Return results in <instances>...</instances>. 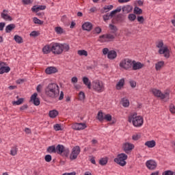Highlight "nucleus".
Returning <instances> with one entry per match:
<instances>
[{"mask_svg": "<svg viewBox=\"0 0 175 175\" xmlns=\"http://www.w3.org/2000/svg\"><path fill=\"white\" fill-rule=\"evenodd\" d=\"M126 159H128V155L125 153H120L117 155V157L113 161L120 166L124 167L126 165Z\"/></svg>", "mask_w": 175, "mask_h": 175, "instance_id": "obj_5", "label": "nucleus"}, {"mask_svg": "<svg viewBox=\"0 0 175 175\" xmlns=\"http://www.w3.org/2000/svg\"><path fill=\"white\" fill-rule=\"evenodd\" d=\"M124 85H125V79H121L116 84V90H120Z\"/></svg>", "mask_w": 175, "mask_h": 175, "instance_id": "obj_23", "label": "nucleus"}, {"mask_svg": "<svg viewBox=\"0 0 175 175\" xmlns=\"http://www.w3.org/2000/svg\"><path fill=\"white\" fill-rule=\"evenodd\" d=\"M140 137H142V135L140 134H134L132 136V139L134 141L139 140V139H140Z\"/></svg>", "mask_w": 175, "mask_h": 175, "instance_id": "obj_48", "label": "nucleus"}, {"mask_svg": "<svg viewBox=\"0 0 175 175\" xmlns=\"http://www.w3.org/2000/svg\"><path fill=\"white\" fill-rule=\"evenodd\" d=\"M58 116V111L53 109L49 111V117L51 118H55Z\"/></svg>", "mask_w": 175, "mask_h": 175, "instance_id": "obj_33", "label": "nucleus"}, {"mask_svg": "<svg viewBox=\"0 0 175 175\" xmlns=\"http://www.w3.org/2000/svg\"><path fill=\"white\" fill-rule=\"evenodd\" d=\"M162 175H174V172L172 170H167L163 172Z\"/></svg>", "mask_w": 175, "mask_h": 175, "instance_id": "obj_51", "label": "nucleus"}, {"mask_svg": "<svg viewBox=\"0 0 175 175\" xmlns=\"http://www.w3.org/2000/svg\"><path fill=\"white\" fill-rule=\"evenodd\" d=\"M60 47L62 50V53H64H64H67L68 51H69V50H70V46H69V44H60Z\"/></svg>", "mask_w": 175, "mask_h": 175, "instance_id": "obj_21", "label": "nucleus"}, {"mask_svg": "<svg viewBox=\"0 0 175 175\" xmlns=\"http://www.w3.org/2000/svg\"><path fill=\"white\" fill-rule=\"evenodd\" d=\"M47 152L49 154H55L56 153V147L55 146L53 145L51 146H49L46 149Z\"/></svg>", "mask_w": 175, "mask_h": 175, "instance_id": "obj_30", "label": "nucleus"}, {"mask_svg": "<svg viewBox=\"0 0 175 175\" xmlns=\"http://www.w3.org/2000/svg\"><path fill=\"white\" fill-rule=\"evenodd\" d=\"M1 17L3 20H8L9 21H12V16L5 14L3 12L1 13Z\"/></svg>", "mask_w": 175, "mask_h": 175, "instance_id": "obj_40", "label": "nucleus"}, {"mask_svg": "<svg viewBox=\"0 0 175 175\" xmlns=\"http://www.w3.org/2000/svg\"><path fill=\"white\" fill-rule=\"evenodd\" d=\"M42 52L44 54H49V53H51V45H46L42 48Z\"/></svg>", "mask_w": 175, "mask_h": 175, "instance_id": "obj_28", "label": "nucleus"}, {"mask_svg": "<svg viewBox=\"0 0 175 175\" xmlns=\"http://www.w3.org/2000/svg\"><path fill=\"white\" fill-rule=\"evenodd\" d=\"M109 27L110 28L111 31H113V33H116V32L118 31V29L114 25L109 24Z\"/></svg>", "mask_w": 175, "mask_h": 175, "instance_id": "obj_44", "label": "nucleus"}, {"mask_svg": "<svg viewBox=\"0 0 175 175\" xmlns=\"http://www.w3.org/2000/svg\"><path fill=\"white\" fill-rule=\"evenodd\" d=\"M144 67V64H142L140 62H136L135 60L133 61L132 64V70H140L142 68Z\"/></svg>", "mask_w": 175, "mask_h": 175, "instance_id": "obj_13", "label": "nucleus"}, {"mask_svg": "<svg viewBox=\"0 0 175 175\" xmlns=\"http://www.w3.org/2000/svg\"><path fill=\"white\" fill-rule=\"evenodd\" d=\"M170 111L172 114H175V106L174 104H171L169 106Z\"/></svg>", "mask_w": 175, "mask_h": 175, "instance_id": "obj_47", "label": "nucleus"}, {"mask_svg": "<svg viewBox=\"0 0 175 175\" xmlns=\"http://www.w3.org/2000/svg\"><path fill=\"white\" fill-rule=\"evenodd\" d=\"M122 12H124V13H131V12H132V10H133V7L132 5H124L122 8Z\"/></svg>", "mask_w": 175, "mask_h": 175, "instance_id": "obj_22", "label": "nucleus"}, {"mask_svg": "<svg viewBox=\"0 0 175 175\" xmlns=\"http://www.w3.org/2000/svg\"><path fill=\"white\" fill-rule=\"evenodd\" d=\"M77 157H79V154L77 153L72 152L70 155V159L71 161H73L75 159H77Z\"/></svg>", "mask_w": 175, "mask_h": 175, "instance_id": "obj_43", "label": "nucleus"}, {"mask_svg": "<svg viewBox=\"0 0 175 175\" xmlns=\"http://www.w3.org/2000/svg\"><path fill=\"white\" fill-rule=\"evenodd\" d=\"M109 51H109V49H108L107 48H104V49H103V54L104 55H107H107L109 54Z\"/></svg>", "mask_w": 175, "mask_h": 175, "instance_id": "obj_58", "label": "nucleus"}, {"mask_svg": "<svg viewBox=\"0 0 175 175\" xmlns=\"http://www.w3.org/2000/svg\"><path fill=\"white\" fill-rule=\"evenodd\" d=\"M62 175H76V172H72L70 173L66 172V173H64Z\"/></svg>", "mask_w": 175, "mask_h": 175, "instance_id": "obj_64", "label": "nucleus"}, {"mask_svg": "<svg viewBox=\"0 0 175 175\" xmlns=\"http://www.w3.org/2000/svg\"><path fill=\"white\" fill-rule=\"evenodd\" d=\"M77 81H79V79H77V77H73L71 79V83H73L74 84L77 83Z\"/></svg>", "mask_w": 175, "mask_h": 175, "instance_id": "obj_59", "label": "nucleus"}, {"mask_svg": "<svg viewBox=\"0 0 175 175\" xmlns=\"http://www.w3.org/2000/svg\"><path fill=\"white\" fill-rule=\"evenodd\" d=\"M129 83H130V85H131V88H136V81H131Z\"/></svg>", "mask_w": 175, "mask_h": 175, "instance_id": "obj_57", "label": "nucleus"}, {"mask_svg": "<svg viewBox=\"0 0 175 175\" xmlns=\"http://www.w3.org/2000/svg\"><path fill=\"white\" fill-rule=\"evenodd\" d=\"M33 21L34 23V24H38L39 25H43V21L40 20L39 18H38L37 17H34L33 18Z\"/></svg>", "mask_w": 175, "mask_h": 175, "instance_id": "obj_39", "label": "nucleus"}, {"mask_svg": "<svg viewBox=\"0 0 175 175\" xmlns=\"http://www.w3.org/2000/svg\"><path fill=\"white\" fill-rule=\"evenodd\" d=\"M46 162H51L52 157L50 154H46L44 157Z\"/></svg>", "mask_w": 175, "mask_h": 175, "instance_id": "obj_54", "label": "nucleus"}, {"mask_svg": "<svg viewBox=\"0 0 175 175\" xmlns=\"http://www.w3.org/2000/svg\"><path fill=\"white\" fill-rule=\"evenodd\" d=\"M23 5H29L31 3V0H22Z\"/></svg>", "mask_w": 175, "mask_h": 175, "instance_id": "obj_61", "label": "nucleus"}, {"mask_svg": "<svg viewBox=\"0 0 175 175\" xmlns=\"http://www.w3.org/2000/svg\"><path fill=\"white\" fill-rule=\"evenodd\" d=\"M152 92L154 96L157 98H160V99H166V100L170 99V93H169V92L162 93V92H161L159 90L152 89Z\"/></svg>", "mask_w": 175, "mask_h": 175, "instance_id": "obj_6", "label": "nucleus"}, {"mask_svg": "<svg viewBox=\"0 0 175 175\" xmlns=\"http://www.w3.org/2000/svg\"><path fill=\"white\" fill-rule=\"evenodd\" d=\"M135 148V145L129 142H126L122 145V150L126 154H129Z\"/></svg>", "mask_w": 175, "mask_h": 175, "instance_id": "obj_11", "label": "nucleus"}, {"mask_svg": "<svg viewBox=\"0 0 175 175\" xmlns=\"http://www.w3.org/2000/svg\"><path fill=\"white\" fill-rule=\"evenodd\" d=\"M96 33H100V32H102V29L100 27H96L94 29Z\"/></svg>", "mask_w": 175, "mask_h": 175, "instance_id": "obj_62", "label": "nucleus"}, {"mask_svg": "<svg viewBox=\"0 0 175 175\" xmlns=\"http://www.w3.org/2000/svg\"><path fill=\"white\" fill-rule=\"evenodd\" d=\"M107 58L109 59H116V58H117V52L114 50L109 51Z\"/></svg>", "mask_w": 175, "mask_h": 175, "instance_id": "obj_18", "label": "nucleus"}, {"mask_svg": "<svg viewBox=\"0 0 175 175\" xmlns=\"http://www.w3.org/2000/svg\"><path fill=\"white\" fill-rule=\"evenodd\" d=\"M134 14H143V10L140 8L136 6L134 8Z\"/></svg>", "mask_w": 175, "mask_h": 175, "instance_id": "obj_36", "label": "nucleus"}, {"mask_svg": "<svg viewBox=\"0 0 175 175\" xmlns=\"http://www.w3.org/2000/svg\"><path fill=\"white\" fill-rule=\"evenodd\" d=\"M128 18L129 21H135L136 20V15L135 14H129Z\"/></svg>", "mask_w": 175, "mask_h": 175, "instance_id": "obj_46", "label": "nucleus"}, {"mask_svg": "<svg viewBox=\"0 0 175 175\" xmlns=\"http://www.w3.org/2000/svg\"><path fill=\"white\" fill-rule=\"evenodd\" d=\"M125 18L122 14H119L116 16V21L118 23H124Z\"/></svg>", "mask_w": 175, "mask_h": 175, "instance_id": "obj_32", "label": "nucleus"}, {"mask_svg": "<svg viewBox=\"0 0 175 175\" xmlns=\"http://www.w3.org/2000/svg\"><path fill=\"white\" fill-rule=\"evenodd\" d=\"M23 103H24V98H18L16 101H12V105H23Z\"/></svg>", "mask_w": 175, "mask_h": 175, "instance_id": "obj_37", "label": "nucleus"}, {"mask_svg": "<svg viewBox=\"0 0 175 175\" xmlns=\"http://www.w3.org/2000/svg\"><path fill=\"white\" fill-rule=\"evenodd\" d=\"M113 8H114L113 5H105L103 7V9L100 10V13L102 14L107 13V12H110V10L113 9Z\"/></svg>", "mask_w": 175, "mask_h": 175, "instance_id": "obj_20", "label": "nucleus"}, {"mask_svg": "<svg viewBox=\"0 0 175 175\" xmlns=\"http://www.w3.org/2000/svg\"><path fill=\"white\" fill-rule=\"evenodd\" d=\"M99 38L101 39L100 42H102V43L113 42L114 39H116V36L111 33H107V34H103L102 36H100Z\"/></svg>", "mask_w": 175, "mask_h": 175, "instance_id": "obj_10", "label": "nucleus"}, {"mask_svg": "<svg viewBox=\"0 0 175 175\" xmlns=\"http://www.w3.org/2000/svg\"><path fill=\"white\" fill-rule=\"evenodd\" d=\"M62 99H64V92H60V94L59 96V100H62Z\"/></svg>", "mask_w": 175, "mask_h": 175, "instance_id": "obj_63", "label": "nucleus"}, {"mask_svg": "<svg viewBox=\"0 0 175 175\" xmlns=\"http://www.w3.org/2000/svg\"><path fill=\"white\" fill-rule=\"evenodd\" d=\"M137 20L139 24H143V23H144V17L143 16H137Z\"/></svg>", "mask_w": 175, "mask_h": 175, "instance_id": "obj_55", "label": "nucleus"}, {"mask_svg": "<svg viewBox=\"0 0 175 175\" xmlns=\"http://www.w3.org/2000/svg\"><path fill=\"white\" fill-rule=\"evenodd\" d=\"M72 128L75 131H81L87 128V124L85 123H75L72 124Z\"/></svg>", "mask_w": 175, "mask_h": 175, "instance_id": "obj_14", "label": "nucleus"}, {"mask_svg": "<svg viewBox=\"0 0 175 175\" xmlns=\"http://www.w3.org/2000/svg\"><path fill=\"white\" fill-rule=\"evenodd\" d=\"M17 146L12 147L10 150V155H12V157H14V155H17Z\"/></svg>", "mask_w": 175, "mask_h": 175, "instance_id": "obj_38", "label": "nucleus"}, {"mask_svg": "<svg viewBox=\"0 0 175 175\" xmlns=\"http://www.w3.org/2000/svg\"><path fill=\"white\" fill-rule=\"evenodd\" d=\"M51 53L56 55H59L62 54V49L61 48V44L58 42L51 44Z\"/></svg>", "mask_w": 175, "mask_h": 175, "instance_id": "obj_8", "label": "nucleus"}, {"mask_svg": "<svg viewBox=\"0 0 175 175\" xmlns=\"http://www.w3.org/2000/svg\"><path fill=\"white\" fill-rule=\"evenodd\" d=\"M145 146H146V147H148V148H153V147H155V146H157V143L154 140L148 141L145 143Z\"/></svg>", "mask_w": 175, "mask_h": 175, "instance_id": "obj_26", "label": "nucleus"}, {"mask_svg": "<svg viewBox=\"0 0 175 175\" xmlns=\"http://www.w3.org/2000/svg\"><path fill=\"white\" fill-rule=\"evenodd\" d=\"M82 29L83 31H88V32H90L92 29V23L85 22L82 25Z\"/></svg>", "mask_w": 175, "mask_h": 175, "instance_id": "obj_16", "label": "nucleus"}, {"mask_svg": "<svg viewBox=\"0 0 175 175\" xmlns=\"http://www.w3.org/2000/svg\"><path fill=\"white\" fill-rule=\"evenodd\" d=\"M103 18L104 21H107L108 20H110V18H111V16H110L109 14H106L103 16Z\"/></svg>", "mask_w": 175, "mask_h": 175, "instance_id": "obj_50", "label": "nucleus"}, {"mask_svg": "<svg viewBox=\"0 0 175 175\" xmlns=\"http://www.w3.org/2000/svg\"><path fill=\"white\" fill-rule=\"evenodd\" d=\"M92 88L96 92L100 94L105 91V83L102 81L95 80L92 82Z\"/></svg>", "mask_w": 175, "mask_h": 175, "instance_id": "obj_4", "label": "nucleus"}, {"mask_svg": "<svg viewBox=\"0 0 175 175\" xmlns=\"http://www.w3.org/2000/svg\"><path fill=\"white\" fill-rule=\"evenodd\" d=\"M70 152L69 148H65L64 145L58 144L56 146V153L62 155V157H69Z\"/></svg>", "mask_w": 175, "mask_h": 175, "instance_id": "obj_7", "label": "nucleus"}, {"mask_svg": "<svg viewBox=\"0 0 175 175\" xmlns=\"http://www.w3.org/2000/svg\"><path fill=\"white\" fill-rule=\"evenodd\" d=\"M31 101L33 102L35 106H39L40 105V100L38 98V93H33L31 96Z\"/></svg>", "mask_w": 175, "mask_h": 175, "instance_id": "obj_15", "label": "nucleus"}, {"mask_svg": "<svg viewBox=\"0 0 175 175\" xmlns=\"http://www.w3.org/2000/svg\"><path fill=\"white\" fill-rule=\"evenodd\" d=\"M80 146H77L72 148V152H75V154H77L79 155L80 154Z\"/></svg>", "mask_w": 175, "mask_h": 175, "instance_id": "obj_42", "label": "nucleus"}, {"mask_svg": "<svg viewBox=\"0 0 175 175\" xmlns=\"http://www.w3.org/2000/svg\"><path fill=\"white\" fill-rule=\"evenodd\" d=\"M82 81L85 85H86L88 88V90H91V87L92 84H91V81H90V79L87 77H83L82 79Z\"/></svg>", "mask_w": 175, "mask_h": 175, "instance_id": "obj_19", "label": "nucleus"}, {"mask_svg": "<svg viewBox=\"0 0 175 175\" xmlns=\"http://www.w3.org/2000/svg\"><path fill=\"white\" fill-rule=\"evenodd\" d=\"M128 121L129 122H132L133 125L136 128L142 126L144 122L143 116H137V113L130 114V116L128 117Z\"/></svg>", "mask_w": 175, "mask_h": 175, "instance_id": "obj_2", "label": "nucleus"}, {"mask_svg": "<svg viewBox=\"0 0 175 175\" xmlns=\"http://www.w3.org/2000/svg\"><path fill=\"white\" fill-rule=\"evenodd\" d=\"M55 32H56L57 35H62V33H64V29L61 27H56L55 28Z\"/></svg>", "mask_w": 175, "mask_h": 175, "instance_id": "obj_35", "label": "nucleus"}, {"mask_svg": "<svg viewBox=\"0 0 175 175\" xmlns=\"http://www.w3.org/2000/svg\"><path fill=\"white\" fill-rule=\"evenodd\" d=\"M39 10H40L39 7H38L37 5H34L31 8V11L33 12L34 13H38V12H39Z\"/></svg>", "mask_w": 175, "mask_h": 175, "instance_id": "obj_56", "label": "nucleus"}, {"mask_svg": "<svg viewBox=\"0 0 175 175\" xmlns=\"http://www.w3.org/2000/svg\"><path fill=\"white\" fill-rule=\"evenodd\" d=\"M123 107H129V100L126 98H123L121 100Z\"/></svg>", "mask_w": 175, "mask_h": 175, "instance_id": "obj_31", "label": "nucleus"}, {"mask_svg": "<svg viewBox=\"0 0 175 175\" xmlns=\"http://www.w3.org/2000/svg\"><path fill=\"white\" fill-rule=\"evenodd\" d=\"M44 94L49 99H57L59 96V86L56 83H49L45 87Z\"/></svg>", "mask_w": 175, "mask_h": 175, "instance_id": "obj_1", "label": "nucleus"}, {"mask_svg": "<svg viewBox=\"0 0 175 175\" xmlns=\"http://www.w3.org/2000/svg\"><path fill=\"white\" fill-rule=\"evenodd\" d=\"M77 54L79 55H84L85 57H87L88 55V52L85 50H79Z\"/></svg>", "mask_w": 175, "mask_h": 175, "instance_id": "obj_41", "label": "nucleus"}, {"mask_svg": "<svg viewBox=\"0 0 175 175\" xmlns=\"http://www.w3.org/2000/svg\"><path fill=\"white\" fill-rule=\"evenodd\" d=\"M30 36H31L32 38H38V36H39V35H40V33L39 31H33L30 33Z\"/></svg>", "mask_w": 175, "mask_h": 175, "instance_id": "obj_45", "label": "nucleus"}, {"mask_svg": "<svg viewBox=\"0 0 175 175\" xmlns=\"http://www.w3.org/2000/svg\"><path fill=\"white\" fill-rule=\"evenodd\" d=\"M96 120H98L100 122H103V121H105V113H103V111H99L98 112Z\"/></svg>", "mask_w": 175, "mask_h": 175, "instance_id": "obj_24", "label": "nucleus"}, {"mask_svg": "<svg viewBox=\"0 0 175 175\" xmlns=\"http://www.w3.org/2000/svg\"><path fill=\"white\" fill-rule=\"evenodd\" d=\"M79 98L81 99H85V94H84L83 92H79Z\"/></svg>", "mask_w": 175, "mask_h": 175, "instance_id": "obj_60", "label": "nucleus"}, {"mask_svg": "<svg viewBox=\"0 0 175 175\" xmlns=\"http://www.w3.org/2000/svg\"><path fill=\"white\" fill-rule=\"evenodd\" d=\"M165 65V62L163 61H160L157 63L155 64V69L156 70H161V69H162V68H163Z\"/></svg>", "mask_w": 175, "mask_h": 175, "instance_id": "obj_27", "label": "nucleus"}, {"mask_svg": "<svg viewBox=\"0 0 175 175\" xmlns=\"http://www.w3.org/2000/svg\"><path fill=\"white\" fill-rule=\"evenodd\" d=\"M104 120H105L106 121H108V122L111 121V115H110V114H105L104 116Z\"/></svg>", "mask_w": 175, "mask_h": 175, "instance_id": "obj_52", "label": "nucleus"}, {"mask_svg": "<svg viewBox=\"0 0 175 175\" xmlns=\"http://www.w3.org/2000/svg\"><path fill=\"white\" fill-rule=\"evenodd\" d=\"M157 163L154 160H148L146 162V166L149 169V170H155L157 169Z\"/></svg>", "mask_w": 175, "mask_h": 175, "instance_id": "obj_12", "label": "nucleus"}, {"mask_svg": "<svg viewBox=\"0 0 175 175\" xmlns=\"http://www.w3.org/2000/svg\"><path fill=\"white\" fill-rule=\"evenodd\" d=\"M16 28V25L10 24L5 27V32L6 33H10L11 31H13Z\"/></svg>", "mask_w": 175, "mask_h": 175, "instance_id": "obj_25", "label": "nucleus"}, {"mask_svg": "<svg viewBox=\"0 0 175 175\" xmlns=\"http://www.w3.org/2000/svg\"><path fill=\"white\" fill-rule=\"evenodd\" d=\"M14 40L16 43H18V44H21V43H23V42H24L23 38L18 35H15L14 37Z\"/></svg>", "mask_w": 175, "mask_h": 175, "instance_id": "obj_34", "label": "nucleus"}, {"mask_svg": "<svg viewBox=\"0 0 175 175\" xmlns=\"http://www.w3.org/2000/svg\"><path fill=\"white\" fill-rule=\"evenodd\" d=\"M107 162H109V159L107 157H104L99 160L98 163L99 165H101V166H106Z\"/></svg>", "mask_w": 175, "mask_h": 175, "instance_id": "obj_29", "label": "nucleus"}, {"mask_svg": "<svg viewBox=\"0 0 175 175\" xmlns=\"http://www.w3.org/2000/svg\"><path fill=\"white\" fill-rule=\"evenodd\" d=\"M133 62L132 59H124L120 62V66L125 69V70H129V69H131Z\"/></svg>", "mask_w": 175, "mask_h": 175, "instance_id": "obj_9", "label": "nucleus"}, {"mask_svg": "<svg viewBox=\"0 0 175 175\" xmlns=\"http://www.w3.org/2000/svg\"><path fill=\"white\" fill-rule=\"evenodd\" d=\"M58 72V69L55 67L50 66L45 69V73L46 75H53L54 73H57Z\"/></svg>", "mask_w": 175, "mask_h": 175, "instance_id": "obj_17", "label": "nucleus"}, {"mask_svg": "<svg viewBox=\"0 0 175 175\" xmlns=\"http://www.w3.org/2000/svg\"><path fill=\"white\" fill-rule=\"evenodd\" d=\"M156 47L159 49V53L164 54L165 58L170 57V53L167 46H163V40H160L156 43Z\"/></svg>", "mask_w": 175, "mask_h": 175, "instance_id": "obj_3", "label": "nucleus"}, {"mask_svg": "<svg viewBox=\"0 0 175 175\" xmlns=\"http://www.w3.org/2000/svg\"><path fill=\"white\" fill-rule=\"evenodd\" d=\"M43 88V85L42 84L38 85L36 87V91L38 92V94H40L42 92V89Z\"/></svg>", "mask_w": 175, "mask_h": 175, "instance_id": "obj_53", "label": "nucleus"}, {"mask_svg": "<svg viewBox=\"0 0 175 175\" xmlns=\"http://www.w3.org/2000/svg\"><path fill=\"white\" fill-rule=\"evenodd\" d=\"M53 129L55 131H62V128L61 127V124H56L53 126Z\"/></svg>", "mask_w": 175, "mask_h": 175, "instance_id": "obj_49", "label": "nucleus"}]
</instances>
